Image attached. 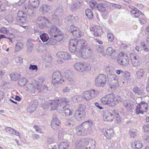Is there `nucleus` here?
<instances>
[{
	"mask_svg": "<svg viewBox=\"0 0 149 149\" xmlns=\"http://www.w3.org/2000/svg\"><path fill=\"white\" fill-rule=\"evenodd\" d=\"M123 106L127 109L128 110L132 109L133 105L130 102H127L123 103Z\"/></svg>",
	"mask_w": 149,
	"mask_h": 149,
	"instance_id": "42",
	"label": "nucleus"
},
{
	"mask_svg": "<svg viewBox=\"0 0 149 149\" xmlns=\"http://www.w3.org/2000/svg\"><path fill=\"white\" fill-rule=\"evenodd\" d=\"M107 6L104 3H100L98 4L97 7L98 10L101 12L107 9Z\"/></svg>",
	"mask_w": 149,
	"mask_h": 149,
	"instance_id": "34",
	"label": "nucleus"
},
{
	"mask_svg": "<svg viewBox=\"0 0 149 149\" xmlns=\"http://www.w3.org/2000/svg\"><path fill=\"white\" fill-rule=\"evenodd\" d=\"M69 145L66 142L61 143L58 146V149H66L69 147Z\"/></svg>",
	"mask_w": 149,
	"mask_h": 149,
	"instance_id": "38",
	"label": "nucleus"
},
{
	"mask_svg": "<svg viewBox=\"0 0 149 149\" xmlns=\"http://www.w3.org/2000/svg\"><path fill=\"white\" fill-rule=\"evenodd\" d=\"M64 75L68 81V84L73 87L76 84L74 76L69 70L66 71L64 73Z\"/></svg>",
	"mask_w": 149,
	"mask_h": 149,
	"instance_id": "12",
	"label": "nucleus"
},
{
	"mask_svg": "<svg viewBox=\"0 0 149 149\" xmlns=\"http://www.w3.org/2000/svg\"><path fill=\"white\" fill-rule=\"evenodd\" d=\"M53 37L55 38L56 41L59 42L61 41L63 38V33L60 31L53 36Z\"/></svg>",
	"mask_w": 149,
	"mask_h": 149,
	"instance_id": "31",
	"label": "nucleus"
},
{
	"mask_svg": "<svg viewBox=\"0 0 149 149\" xmlns=\"http://www.w3.org/2000/svg\"><path fill=\"white\" fill-rule=\"evenodd\" d=\"M40 37L41 40L43 42H47L49 39L48 34L46 33H42L40 34Z\"/></svg>",
	"mask_w": 149,
	"mask_h": 149,
	"instance_id": "33",
	"label": "nucleus"
},
{
	"mask_svg": "<svg viewBox=\"0 0 149 149\" xmlns=\"http://www.w3.org/2000/svg\"><path fill=\"white\" fill-rule=\"evenodd\" d=\"M90 31L95 36H101L102 33V29L99 26L93 25L90 28Z\"/></svg>",
	"mask_w": 149,
	"mask_h": 149,
	"instance_id": "17",
	"label": "nucleus"
},
{
	"mask_svg": "<svg viewBox=\"0 0 149 149\" xmlns=\"http://www.w3.org/2000/svg\"><path fill=\"white\" fill-rule=\"evenodd\" d=\"M130 57L132 65L133 67H138L141 64L142 60L141 57L136 54L131 53L130 55Z\"/></svg>",
	"mask_w": 149,
	"mask_h": 149,
	"instance_id": "8",
	"label": "nucleus"
},
{
	"mask_svg": "<svg viewBox=\"0 0 149 149\" xmlns=\"http://www.w3.org/2000/svg\"><path fill=\"white\" fill-rule=\"evenodd\" d=\"M133 91L135 94H137L138 95L143 94V90L136 87H134L133 89Z\"/></svg>",
	"mask_w": 149,
	"mask_h": 149,
	"instance_id": "41",
	"label": "nucleus"
},
{
	"mask_svg": "<svg viewBox=\"0 0 149 149\" xmlns=\"http://www.w3.org/2000/svg\"><path fill=\"white\" fill-rule=\"evenodd\" d=\"M69 100L66 97H63L61 99L55 100H50L46 102L42 107L44 109L51 108L52 111L57 110L62 111L64 108L68 104Z\"/></svg>",
	"mask_w": 149,
	"mask_h": 149,
	"instance_id": "2",
	"label": "nucleus"
},
{
	"mask_svg": "<svg viewBox=\"0 0 149 149\" xmlns=\"http://www.w3.org/2000/svg\"><path fill=\"white\" fill-rule=\"evenodd\" d=\"M146 72L144 70L141 68L139 69L136 72V77L138 79H141L144 76Z\"/></svg>",
	"mask_w": 149,
	"mask_h": 149,
	"instance_id": "29",
	"label": "nucleus"
},
{
	"mask_svg": "<svg viewBox=\"0 0 149 149\" xmlns=\"http://www.w3.org/2000/svg\"><path fill=\"white\" fill-rule=\"evenodd\" d=\"M16 61L19 63H21L23 62V59L20 57H18L15 58Z\"/></svg>",
	"mask_w": 149,
	"mask_h": 149,
	"instance_id": "64",
	"label": "nucleus"
},
{
	"mask_svg": "<svg viewBox=\"0 0 149 149\" xmlns=\"http://www.w3.org/2000/svg\"><path fill=\"white\" fill-rule=\"evenodd\" d=\"M107 40L109 42H112L114 40V36L113 34L111 33H108L107 35Z\"/></svg>",
	"mask_w": 149,
	"mask_h": 149,
	"instance_id": "50",
	"label": "nucleus"
},
{
	"mask_svg": "<svg viewBox=\"0 0 149 149\" xmlns=\"http://www.w3.org/2000/svg\"><path fill=\"white\" fill-rule=\"evenodd\" d=\"M86 122H88V123L85 126L87 133H92L93 131L94 127L92 122L91 120H88Z\"/></svg>",
	"mask_w": 149,
	"mask_h": 149,
	"instance_id": "24",
	"label": "nucleus"
},
{
	"mask_svg": "<svg viewBox=\"0 0 149 149\" xmlns=\"http://www.w3.org/2000/svg\"><path fill=\"white\" fill-rule=\"evenodd\" d=\"M95 141L91 139H86L84 144L81 145L77 144L75 147V149H94L95 147Z\"/></svg>",
	"mask_w": 149,
	"mask_h": 149,
	"instance_id": "4",
	"label": "nucleus"
},
{
	"mask_svg": "<svg viewBox=\"0 0 149 149\" xmlns=\"http://www.w3.org/2000/svg\"><path fill=\"white\" fill-rule=\"evenodd\" d=\"M114 115L109 111H105L103 115V119L104 121H111L114 119Z\"/></svg>",
	"mask_w": 149,
	"mask_h": 149,
	"instance_id": "22",
	"label": "nucleus"
},
{
	"mask_svg": "<svg viewBox=\"0 0 149 149\" xmlns=\"http://www.w3.org/2000/svg\"><path fill=\"white\" fill-rule=\"evenodd\" d=\"M81 97L79 95H76L75 96H74L72 98V101L76 102L77 101H79L80 100L79 99V98Z\"/></svg>",
	"mask_w": 149,
	"mask_h": 149,
	"instance_id": "58",
	"label": "nucleus"
},
{
	"mask_svg": "<svg viewBox=\"0 0 149 149\" xmlns=\"http://www.w3.org/2000/svg\"><path fill=\"white\" fill-rule=\"evenodd\" d=\"M42 86L36 84H29L27 85L26 89L30 91L32 93L35 92L40 93L42 90Z\"/></svg>",
	"mask_w": 149,
	"mask_h": 149,
	"instance_id": "15",
	"label": "nucleus"
},
{
	"mask_svg": "<svg viewBox=\"0 0 149 149\" xmlns=\"http://www.w3.org/2000/svg\"><path fill=\"white\" fill-rule=\"evenodd\" d=\"M23 45L21 42H18L16 43L15 47V51L16 52L19 51L23 48Z\"/></svg>",
	"mask_w": 149,
	"mask_h": 149,
	"instance_id": "45",
	"label": "nucleus"
},
{
	"mask_svg": "<svg viewBox=\"0 0 149 149\" xmlns=\"http://www.w3.org/2000/svg\"><path fill=\"white\" fill-rule=\"evenodd\" d=\"M86 15L87 18L90 19L93 18V14L92 12L90 9H88L85 11Z\"/></svg>",
	"mask_w": 149,
	"mask_h": 149,
	"instance_id": "40",
	"label": "nucleus"
},
{
	"mask_svg": "<svg viewBox=\"0 0 149 149\" xmlns=\"http://www.w3.org/2000/svg\"><path fill=\"white\" fill-rule=\"evenodd\" d=\"M84 63L77 62L74 64V67L77 70L82 72Z\"/></svg>",
	"mask_w": 149,
	"mask_h": 149,
	"instance_id": "30",
	"label": "nucleus"
},
{
	"mask_svg": "<svg viewBox=\"0 0 149 149\" xmlns=\"http://www.w3.org/2000/svg\"><path fill=\"white\" fill-rule=\"evenodd\" d=\"M104 70L107 72H109L110 70L111 67L109 65H104Z\"/></svg>",
	"mask_w": 149,
	"mask_h": 149,
	"instance_id": "63",
	"label": "nucleus"
},
{
	"mask_svg": "<svg viewBox=\"0 0 149 149\" xmlns=\"http://www.w3.org/2000/svg\"><path fill=\"white\" fill-rule=\"evenodd\" d=\"M73 87H68V86H66L63 89V93H66L70 92L71 90V89Z\"/></svg>",
	"mask_w": 149,
	"mask_h": 149,
	"instance_id": "61",
	"label": "nucleus"
},
{
	"mask_svg": "<svg viewBox=\"0 0 149 149\" xmlns=\"http://www.w3.org/2000/svg\"><path fill=\"white\" fill-rule=\"evenodd\" d=\"M96 4V2L95 1H90L89 2V5L91 7L92 9L95 8V6Z\"/></svg>",
	"mask_w": 149,
	"mask_h": 149,
	"instance_id": "60",
	"label": "nucleus"
},
{
	"mask_svg": "<svg viewBox=\"0 0 149 149\" xmlns=\"http://www.w3.org/2000/svg\"><path fill=\"white\" fill-rule=\"evenodd\" d=\"M148 104L142 102L137 105L135 109V112L136 114L141 113L143 114L144 112H146L147 110Z\"/></svg>",
	"mask_w": 149,
	"mask_h": 149,
	"instance_id": "11",
	"label": "nucleus"
},
{
	"mask_svg": "<svg viewBox=\"0 0 149 149\" xmlns=\"http://www.w3.org/2000/svg\"><path fill=\"white\" fill-rule=\"evenodd\" d=\"M82 105H79V107L78 110L75 111L74 115V117L77 120H81L85 117L86 112L81 108Z\"/></svg>",
	"mask_w": 149,
	"mask_h": 149,
	"instance_id": "14",
	"label": "nucleus"
},
{
	"mask_svg": "<svg viewBox=\"0 0 149 149\" xmlns=\"http://www.w3.org/2000/svg\"><path fill=\"white\" fill-rule=\"evenodd\" d=\"M33 127L35 129L36 131L39 132L41 134L44 133V132L38 125H34Z\"/></svg>",
	"mask_w": 149,
	"mask_h": 149,
	"instance_id": "57",
	"label": "nucleus"
},
{
	"mask_svg": "<svg viewBox=\"0 0 149 149\" xmlns=\"http://www.w3.org/2000/svg\"><path fill=\"white\" fill-rule=\"evenodd\" d=\"M63 10L61 8L57 9L55 13V16L53 17L52 20L55 22V24L56 25L59 24L62 20L63 17H62V13Z\"/></svg>",
	"mask_w": 149,
	"mask_h": 149,
	"instance_id": "10",
	"label": "nucleus"
},
{
	"mask_svg": "<svg viewBox=\"0 0 149 149\" xmlns=\"http://www.w3.org/2000/svg\"><path fill=\"white\" fill-rule=\"evenodd\" d=\"M91 98H95L97 97L99 94V91L94 89H91L89 91Z\"/></svg>",
	"mask_w": 149,
	"mask_h": 149,
	"instance_id": "36",
	"label": "nucleus"
},
{
	"mask_svg": "<svg viewBox=\"0 0 149 149\" xmlns=\"http://www.w3.org/2000/svg\"><path fill=\"white\" fill-rule=\"evenodd\" d=\"M87 45L86 42L84 40L72 39L70 41L69 50L71 52H75L77 56L86 58L90 56L92 52Z\"/></svg>",
	"mask_w": 149,
	"mask_h": 149,
	"instance_id": "1",
	"label": "nucleus"
},
{
	"mask_svg": "<svg viewBox=\"0 0 149 149\" xmlns=\"http://www.w3.org/2000/svg\"><path fill=\"white\" fill-rule=\"evenodd\" d=\"M9 31L5 27H2L0 29V33L4 35L7 34L9 33Z\"/></svg>",
	"mask_w": 149,
	"mask_h": 149,
	"instance_id": "48",
	"label": "nucleus"
},
{
	"mask_svg": "<svg viewBox=\"0 0 149 149\" xmlns=\"http://www.w3.org/2000/svg\"><path fill=\"white\" fill-rule=\"evenodd\" d=\"M108 79V84L111 88L115 89L118 85L117 82V77L115 75H110Z\"/></svg>",
	"mask_w": 149,
	"mask_h": 149,
	"instance_id": "16",
	"label": "nucleus"
},
{
	"mask_svg": "<svg viewBox=\"0 0 149 149\" xmlns=\"http://www.w3.org/2000/svg\"><path fill=\"white\" fill-rule=\"evenodd\" d=\"M142 16L141 18H140L139 19V21L141 24H145L146 23V20L145 18V16L143 15H142Z\"/></svg>",
	"mask_w": 149,
	"mask_h": 149,
	"instance_id": "59",
	"label": "nucleus"
},
{
	"mask_svg": "<svg viewBox=\"0 0 149 149\" xmlns=\"http://www.w3.org/2000/svg\"><path fill=\"white\" fill-rule=\"evenodd\" d=\"M56 55L58 57L65 60H70L71 56L70 54L66 52H58Z\"/></svg>",
	"mask_w": 149,
	"mask_h": 149,
	"instance_id": "21",
	"label": "nucleus"
},
{
	"mask_svg": "<svg viewBox=\"0 0 149 149\" xmlns=\"http://www.w3.org/2000/svg\"><path fill=\"white\" fill-rule=\"evenodd\" d=\"M78 28L73 25H72L70 26V31L72 33V35L74 36H77V32L78 30Z\"/></svg>",
	"mask_w": 149,
	"mask_h": 149,
	"instance_id": "37",
	"label": "nucleus"
},
{
	"mask_svg": "<svg viewBox=\"0 0 149 149\" xmlns=\"http://www.w3.org/2000/svg\"><path fill=\"white\" fill-rule=\"evenodd\" d=\"M82 97L87 100H89L91 99L89 91H85L83 93Z\"/></svg>",
	"mask_w": 149,
	"mask_h": 149,
	"instance_id": "39",
	"label": "nucleus"
},
{
	"mask_svg": "<svg viewBox=\"0 0 149 149\" xmlns=\"http://www.w3.org/2000/svg\"><path fill=\"white\" fill-rule=\"evenodd\" d=\"M37 105V101L36 100H32L30 103L29 106L27 108V111L30 113L33 112L36 109Z\"/></svg>",
	"mask_w": 149,
	"mask_h": 149,
	"instance_id": "20",
	"label": "nucleus"
},
{
	"mask_svg": "<svg viewBox=\"0 0 149 149\" xmlns=\"http://www.w3.org/2000/svg\"><path fill=\"white\" fill-rule=\"evenodd\" d=\"M124 77L127 80H130V73L128 71H125L124 72Z\"/></svg>",
	"mask_w": 149,
	"mask_h": 149,
	"instance_id": "52",
	"label": "nucleus"
},
{
	"mask_svg": "<svg viewBox=\"0 0 149 149\" xmlns=\"http://www.w3.org/2000/svg\"><path fill=\"white\" fill-rule=\"evenodd\" d=\"M26 79L25 78L21 79L18 82V84L21 86H24L27 82Z\"/></svg>",
	"mask_w": 149,
	"mask_h": 149,
	"instance_id": "46",
	"label": "nucleus"
},
{
	"mask_svg": "<svg viewBox=\"0 0 149 149\" xmlns=\"http://www.w3.org/2000/svg\"><path fill=\"white\" fill-rule=\"evenodd\" d=\"M64 113L66 116H69L72 114V112L69 108H66L64 110Z\"/></svg>",
	"mask_w": 149,
	"mask_h": 149,
	"instance_id": "54",
	"label": "nucleus"
},
{
	"mask_svg": "<svg viewBox=\"0 0 149 149\" xmlns=\"http://www.w3.org/2000/svg\"><path fill=\"white\" fill-rule=\"evenodd\" d=\"M17 16L16 20L18 22L22 23H26L27 15L24 12L19 11L17 13Z\"/></svg>",
	"mask_w": 149,
	"mask_h": 149,
	"instance_id": "18",
	"label": "nucleus"
},
{
	"mask_svg": "<svg viewBox=\"0 0 149 149\" xmlns=\"http://www.w3.org/2000/svg\"><path fill=\"white\" fill-rule=\"evenodd\" d=\"M61 122L56 117H53L51 123L52 128L54 130H57L61 126Z\"/></svg>",
	"mask_w": 149,
	"mask_h": 149,
	"instance_id": "19",
	"label": "nucleus"
},
{
	"mask_svg": "<svg viewBox=\"0 0 149 149\" xmlns=\"http://www.w3.org/2000/svg\"><path fill=\"white\" fill-rule=\"evenodd\" d=\"M101 12L103 18L104 19H106L108 17V13L107 9L103 11H102Z\"/></svg>",
	"mask_w": 149,
	"mask_h": 149,
	"instance_id": "55",
	"label": "nucleus"
},
{
	"mask_svg": "<svg viewBox=\"0 0 149 149\" xmlns=\"http://www.w3.org/2000/svg\"><path fill=\"white\" fill-rule=\"evenodd\" d=\"M10 78L13 81H16L20 78V75L18 74H10Z\"/></svg>",
	"mask_w": 149,
	"mask_h": 149,
	"instance_id": "49",
	"label": "nucleus"
},
{
	"mask_svg": "<svg viewBox=\"0 0 149 149\" xmlns=\"http://www.w3.org/2000/svg\"><path fill=\"white\" fill-rule=\"evenodd\" d=\"M132 146L137 149H140L143 147L142 143L140 141H135L132 143Z\"/></svg>",
	"mask_w": 149,
	"mask_h": 149,
	"instance_id": "27",
	"label": "nucleus"
},
{
	"mask_svg": "<svg viewBox=\"0 0 149 149\" xmlns=\"http://www.w3.org/2000/svg\"><path fill=\"white\" fill-rule=\"evenodd\" d=\"M115 95L113 93L107 94L103 97L100 99L102 104L110 107L114 106L116 104L114 100Z\"/></svg>",
	"mask_w": 149,
	"mask_h": 149,
	"instance_id": "3",
	"label": "nucleus"
},
{
	"mask_svg": "<svg viewBox=\"0 0 149 149\" xmlns=\"http://www.w3.org/2000/svg\"><path fill=\"white\" fill-rule=\"evenodd\" d=\"M91 69V67L89 64L86 63H84L82 72H85L90 71Z\"/></svg>",
	"mask_w": 149,
	"mask_h": 149,
	"instance_id": "35",
	"label": "nucleus"
},
{
	"mask_svg": "<svg viewBox=\"0 0 149 149\" xmlns=\"http://www.w3.org/2000/svg\"><path fill=\"white\" fill-rule=\"evenodd\" d=\"M132 16L133 17L137 18L140 17V15H142L143 14L140 11L137 12L135 10H133L130 12Z\"/></svg>",
	"mask_w": 149,
	"mask_h": 149,
	"instance_id": "32",
	"label": "nucleus"
},
{
	"mask_svg": "<svg viewBox=\"0 0 149 149\" xmlns=\"http://www.w3.org/2000/svg\"><path fill=\"white\" fill-rule=\"evenodd\" d=\"M115 50L111 47H109L106 50V53L109 56H111L115 52Z\"/></svg>",
	"mask_w": 149,
	"mask_h": 149,
	"instance_id": "43",
	"label": "nucleus"
},
{
	"mask_svg": "<svg viewBox=\"0 0 149 149\" xmlns=\"http://www.w3.org/2000/svg\"><path fill=\"white\" fill-rule=\"evenodd\" d=\"M104 47L102 46H99L97 48V52L101 54V55L103 56H105L106 54L104 53Z\"/></svg>",
	"mask_w": 149,
	"mask_h": 149,
	"instance_id": "47",
	"label": "nucleus"
},
{
	"mask_svg": "<svg viewBox=\"0 0 149 149\" xmlns=\"http://www.w3.org/2000/svg\"><path fill=\"white\" fill-rule=\"evenodd\" d=\"M29 69L32 70H35L37 71L38 69L37 66L36 65L30 64L29 68Z\"/></svg>",
	"mask_w": 149,
	"mask_h": 149,
	"instance_id": "56",
	"label": "nucleus"
},
{
	"mask_svg": "<svg viewBox=\"0 0 149 149\" xmlns=\"http://www.w3.org/2000/svg\"><path fill=\"white\" fill-rule=\"evenodd\" d=\"M26 44L28 48V52H31L33 48L32 44L30 41H28L26 42Z\"/></svg>",
	"mask_w": 149,
	"mask_h": 149,
	"instance_id": "53",
	"label": "nucleus"
},
{
	"mask_svg": "<svg viewBox=\"0 0 149 149\" xmlns=\"http://www.w3.org/2000/svg\"><path fill=\"white\" fill-rule=\"evenodd\" d=\"M106 76L103 74H100L96 77L95 84L98 87H103L106 84Z\"/></svg>",
	"mask_w": 149,
	"mask_h": 149,
	"instance_id": "9",
	"label": "nucleus"
},
{
	"mask_svg": "<svg viewBox=\"0 0 149 149\" xmlns=\"http://www.w3.org/2000/svg\"><path fill=\"white\" fill-rule=\"evenodd\" d=\"M88 123V122H84L81 125L77 126L76 129V134L79 136H85L87 133L85 126Z\"/></svg>",
	"mask_w": 149,
	"mask_h": 149,
	"instance_id": "13",
	"label": "nucleus"
},
{
	"mask_svg": "<svg viewBox=\"0 0 149 149\" xmlns=\"http://www.w3.org/2000/svg\"><path fill=\"white\" fill-rule=\"evenodd\" d=\"M56 40L55 38L52 37V38H50L49 40L47 42V44L49 45H55L56 43Z\"/></svg>",
	"mask_w": 149,
	"mask_h": 149,
	"instance_id": "44",
	"label": "nucleus"
},
{
	"mask_svg": "<svg viewBox=\"0 0 149 149\" xmlns=\"http://www.w3.org/2000/svg\"><path fill=\"white\" fill-rule=\"evenodd\" d=\"M120 56L117 60L118 64L121 66H126L129 63V59L128 56L125 53L121 52L119 54Z\"/></svg>",
	"mask_w": 149,
	"mask_h": 149,
	"instance_id": "6",
	"label": "nucleus"
},
{
	"mask_svg": "<svg viewBox=\"0 0 149 149\" xmlns=\"http://www.w3.org/2000/svg\"><path fill=\"white\" fill-rule=\"evenodd\" d=\"M76 124V122L73 119H70L68 120L65 123L66 125H69L70 126H72Z\"/></svg>",
	"mask_w": 149,
	"mask_h": 149,
	"instance_id": "51",
	"label": "nucleus"
},
{
	"mask_svg": "<svg viewBox=\"0 0 149 149\" xmlns=\"http://www.w3.org/2000/svg\"><path fill=\"white\" fill-rule=\"evenodd\" d=\"M36 23L41 29L49 27L50 26L48 20L44 17H38L36 20Z\"/></svg>",
	"mask_w": 149,
	"mask_h": 149,
	"instance_id": "7",
	"label": "nucleus"
},
{
	"mask_svg": "<svg viewBox=\"0 0 149 149\" xmlns=\"http://www.w3.org/2000/svg\"><path fill=\"white\" fill-rule=\"evenodd\" d=\"M52 84L55 86H58L64 82L61 74L58 71L53 72L52 74Z\"/></svg>",
	"mask_w": 149,
	"mask_h": 149,
	"instance_id": "5",
	"label": "nucleus"
},
{
	"mask_svg": "<svg viewBox=\"0 0 149 149\" xmlns=\"http://www.w3.org/2000/svg\"><path fill=\"white\" fill-rule=\"evenodd\" d=\"M40 1L39 0H29V4L32 8L38 7L39 5Z\"/></svg>",
	"mask_w": 149,
	"mask_h": 149,
	"instance_id": "26",
	"label": "nucleus"
},
{
	"mask_svg": "<svg viewBox=\"0 0 149 149\" xmlns=\"http://www.w3.org/2000/svg\"><path fill=\"white\" fill-rule=\"evenodd\" d=\"M104 134L107 139H111L113 136V130L112 129H104L103 131Z\"/></svg>",
	"mask_w": 149,
	"mask_h": 149,
	"instance_id": "23",
	"label": "nucleus"
},
{
	"mask_svg": "<svg viewBox=\"0 0 149 149\" xmlns=\"http://www.w3.org/2000/svg\"><path fill=\"white\" fill-rule=\"evenodd\" d=\"M50 9V6L47 4H44L40 8V11L44 14L48 12Z\"/></svg>",
	"mask_w": 149,
	"mask_h": 149,
	"instance_id": "28",
	"label": "nucleus"
},
{
	"mask_svg": "<svg viewBox=\"0 0 149 149\" xmlns=\"http://www.w3.org/2000/svg\"><path fill=\"white\" fill-rule=\"evenodd\" d=\"M116 122L118 123H119L122 120V119L121 118L119 114L116 115Z\"/></svg>",
	"mask_w": 149,
	"mask_h": 149,
	"instance_id": "62",
	"label": "nucleus"
},
{
	"mask_svg": "<svg viewBox=\"0 0 149 149\" xmlns=\"http://www.w3.org/2000/svg\"><path fill=\"white\" fill-rule=\"evenodd\" d=\"M60 31L56 26L52 25L48 30V33L50 35L53 37Z\"/></svg>",
	"mask_w": 149,
	"mask_h": 149,
	"instance_id": "25",
	"label": "nucleus"
}]
</instances>
